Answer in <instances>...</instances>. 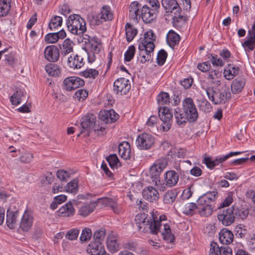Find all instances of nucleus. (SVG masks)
Segmentation results:
<instances>
[{"label":"nucleus","mask_w":255,"mask_h":255,"mask_svg":"<svg viewBox=\"0 0 255 255\" xmlns=\"http://www.w3.org/2000/svg\"><path fill=\"white\" fill-rule=\"evenodd\" d=\"M106 235V230L105 228H102L95 231L93 235L94 241L102 242L104 240Z\"/></svg>","instance_id":"6e6d98bb"},{"label":"nucleus","mask_w":255,"mask_h":255,"mask_svg":"<svg viewBox=\"0 0 255 255\" xmlns=\"http://www.w3.org/2000/svg\"><path fill=\"white\" fill-rule=\"evenodd\" d=\"M170 97L168 93L164 92H160L157 96L156 100L159 106L158 107L162 108L170 103Z\"/></svg>","instance_id":"a19ab883"},{"label":"nucleus","mask_w":255,"mask_h":255,"mask_svg":"<svg viewBox=\"0 0 255 255\" xmlns=\"http://www.w3.org/2000/svg\"><path fill=\"white\" fill-rule=\"evenodd\" d=\"M164 231L162 233L163 239L167 243H172L175 240L174 235L171 233V230L169 224H164Z\"/></svg>","instance_id":"a18cd8bd"},{"label":"nucleus","mask_w":255,"mask_h":255,"mask_svg":"<svg viewBox=\"0 0 255 255\" xmlns=\"http://www.w3.org/2000/svg\"><path fill=\"white\" fill-rule=\"evenodd\" d=\"M97 18L99 21L100 20L101 23L107 20H112L113 14L111 11L110 7L107 5L104 6L102 7L101 13L98 16Z\"/></svg>","instance_id":"c9c22d12"},{"label":"nucleus","mask_w":255,"mask_h":255,"mask_svg":"<svg viewBox=\"0 0 255 255\" xmlns=\"http://www.w3.org/2000/svg\"><path fill=\"white\" fill-rule=\"evenodd\" d=\"M245 84V80L244 78H236L233 81L231 85L232 93L236 94L240 93Z\"/></svg>","instance_id":"7c9ffc66"},{"label":"nucleus","mask_w":255,"mask_h":255,"mask_svg":"<svg viewBox=\"0 0 255 255\" xmlns=\"http://www.w3.org/2000/svg\"><path fill=\"white\" fill-rule=\"evenodd\" d=\"M86 36L88 37L87 39L90 45L91 52L94 54H98L101 50V45L95 40L97 39V38H93L92 39H90V36L87 35H86Z\"/></svg>","instance_id":"49530a36"},{"label":"nucleus","mask_w":255,"mask_h":255,"mask_svg":"<svg viewBox=\"0 0 255 255\" xmlns=\"http://www.w3.org/2000/svg\"><path fill=\"white\" fill-rule=\"evenodd\" d=\"M105 251L103 243L99 241H92L87 248V252L91 255H99L105 253Z\"/></svg>","instance_id":"393cba45"},{"label":"nucleus","mask_w":255,"mask_h":255,"mask_svg":"<svg viewBox=\"0 0 255 255\" xmlns=\"http://www.w3.org/2000/svg\"><path fill=\"white\" fill-rule=\"evenodd\" d=\"M131 88L130 81L125 78L117 79L114 83V91L117 94L121 95L127 94Z\"/></svg>","instance_id":"1a4fd4ad"},{"label":"nucleus","mask_w":255,"mask_h":255,"mask_svg":"<svg viewBox=\"0 0 255 255\" xmlns=\"http://www.w3.org/2000/svg\"><path fill=\"white\" fill-rule=\"evenodd\" d=\"M84 84L85 82L82 79L78 77L71 76L64 80L62 86L63 89L71 91L84 86Z\"/></svg>","instance_id":"9d476101"},{"label":"nucleus","mask_w":255,"mask_h":255,"mask_svg":"<svg viewBox=\"0 0 255 255\" xmlns=\"http://www.w3.org/2000/svg\"><path fill=\"white\" fill-rule=\"evenodd\" d=\"M249 213L248 208L235 207L234 205V217L235 222L244 221L247 218Z\"/></svg>","instance_id":"c85d7f7f"},{"label":"nucleus","mask_w":255,"mask_h":255,"mask_svg":"<svg viewBox=\"0 0 255 255\" xmlns=\"http://www.w3.org/2000/svg\"><path fill=\"white\" fill-rule=\"evenodd\" d=\"M106 160L111 168H117L118 164H120L119 159L116 154H110L106 157Z\"/></svg>","instance_id":"3c124183"},{"label":"nucleus","mask_w":255,"mask_h":255,"mask_svg":"<svg viewBox=\"0 0 255 255\" xmlns=\"http://www.w3.org/2000/svg\"><path fill=\"white\" fill-rule=\"evenodd\" d=\"M96 117L92 114H88L81 119V126L83 129L89 130L93 129L94 131L98 130V127L95 125Z\"/></svg>","instance_id":"ddd939ff"},{"label":"nucleus","mask_w":255,"mask_h":255,"mask_svg":"<svg viewBox=\"0 0 255 255\" xmlns=\"http://www.w3.org/2000/svg\"><path fill=\"white\" fill-rule=\"evenodd\" d=\"M174 117L179 126H184L187 122L195 123L199 118V113L193 100L190 97L184 99L182 108L175 110Z\"/></svg>","instance_id":"f257e3e1"},{"label":"nucleus","mask_w":255,"mask_h":255,"mask_svg":"<svg viewBox=\"0 0 255 255\" xmlns=\"http://www.w3.org/2000/svg\"><path fill=\"white\" fill-rule=\"evenodd\" d=\"M141 7V4L138 1H133L129 5V12L132 13L136 17L137 16L140 15V8Z\"/></svg>","instance_id":"5fc2aeb1"},{"label":"nucleus","mask_w":255,"mask_h":255,"mask_svg":"<svg viewBox=\"0 0 255 255\" xmlns=\"http://www.w3.org/2000/svg\"><path fill=\"white\" fill-rule=\"evenodd\" d=\"M26 96V93L24 89L16 88L10 97V102L13 106H18L24 101Z\"/></svg>","instance_id":"aec40b11"},{"label":"nucleus","mask_w":255,"mask_h":255,"mask_svg":"<svg viewBox=\"0 0 255 255\" xmlns=\"http://www.w3.org/2000/svg\"><path fill=\"white\" fill-rule=\"evenodd\" d=\"M119 153L122 158L128 160L131 158L130 144L128 141H123L119 145Z\"/></svg>","instance_id":"bb28decb"},{"label":"nucleus","mask_w":255,"mask_h":255,"mask_svg":"<svg viewBox=\"0 0 255 255\" xmlns=\"http://www.w3.org/2000/svg\"><path fill=\"white\" fill-rule=\"evenodd\" d=\"M158 116L162 122L161 129L164 131H168L173 122V115L170 110L166 106L158 107Z\"/></svg>","instance_id":"423d86ee"},{"label":"nucleus","mask_w":255,"mask_h":255,"mask_svg":"<svg viewBox=\"0 0 255 255\" xmlns=\"http://www.w3.org/2000/svg\"><path fill=\"white\" fill-rule=\"evenodd\" d=\"M233 194L232 192H229L227 194V196L223 200V201L220 204L218 207V209L223 208L229 206L233 202Z\"/></svg>","instance_id":"052dcab7"},{"label":"nucleus","mask_w":255,"mask_h":255,"mask_svg":"<svg viewBox=\"0 0 255 255\" xmlns=\"http://www.w3.org/2000/svg\"><path fill=\"white\" fill-rule=\"evenodd\" d=\"M227 159H224V156H218L214 160H213L211 157H205L203 161L207 167L210 169L214 168L216 166L219 165L220 163L223 162Z\"/></svg>","instance_id":"f704fd0d"},{"label":"nucleus","mask_w":255,"mask_h":255,"mask_svg":"<svg viewBox=\"0 0 255 255\" xmlns=\"http://www.w3.org/2000/svg\"><path fill=\"white\" fill-rule=\"evenodd\" d=\"M158 11L151 9L146 5L142 6L141 16L143 21L146 23L151 22L156 17Z\"/></svg>","instance_id":"2eb2a0df"},{"label":"nucleus","mask_w":255,"mask_h":255,"mask_svg":"<svg viewBox=\"0 0 255 255\" xmlns=\"http://www.w3.org/2000/svg\"><path fill=\"white\" fill-rule=\"evenodd\" d=\"M65 188V190L67 192L76 193L78 190V180L76 179H73Z\"/></svg>","instance_id":"8fccbe9b"},{"label":"nucleus","mask_w":255,"mask_h":255,"mask_svg":"<svg viewBox=\"0 0 255 255\" xmlns=\"http://www.w3.org/2000/svg\"><path fill=\"white\" fill-rule=\"evenodd\" d=\"M5 136L14 141L18 140L20 136L18 129L8 128L5 133Z\"/></svg>","instance_id":"4d7b16f0"},{"label":"nucleus","mask_w":255,"mask_h":255,"mask_svg":"<svg viewBox=\"0 0 255 255\" xmlns=\"http://www.w3.org/2000/svg\"><path fill=\"white\" fill-rule=\"evenodd\" d=\"M155 39L156 36L153 31L150 30L144 34V38L141 40V43L145 44V45L148 46L149 43L154 44L153 42L155 40Z\"/></svg>","instance_id":"09e8293b"},{"label":"nucleus","mask_w":255,"mask_h":255,"mask_svg":"<svg viewBox=\"0 0 255 255\" xmlns=\"http://www.w3.org/2000/svg\"><path fill=\"white\" fill-rule=\"evenodd\" d=\"M118 237L116 233L112 232L107 238L106 246L111 253H115L120 249V244L118 241Z\"/></svg>","instance_id":"6ab92c4d"},{"label":"nucleus","mask_w":255,"mask_h":255,"mask_svg":"<svg viewBox=\"0 0 255 255\" xmlns=\"http://www.w3.org/2000/svg\"><path fill=\"white\" fill-rule=\"evenodd\" d=\"M142 196L146 200L153 202L158 199L159 194L154 187L149 186L143 190Z\"/></svg>","instance_id":"5701e85b"},{"label":"nucleus","mask_w":255,"mask_h":255,"mask_svg":"<svg viewBox=\"0 0 255 255\" xmlns=\"http://www.w3.org/2000/svg\"><path fill=\"white\" fill-rule=\"evenodd\" d=\"M213 210V206H200L199 213L201 216L209 217L212 214Z\"/></svg>","instance_id":"603ef678"},{"label":"nucleus","mask_w":255,"mask_h":255,"mask_svg":"<svg viewBox=\"0 0 255 255\" xmlns=\"http://www.w3.org/2000/svg\"><path fill=\"white\" fill-rule=\"evenodd\" d=\"M97 204L101 205L104 207H109L114 212L118 214L120 213V209L115 200L108 197L99 198L96 200Z\"/></svg>","instance_id":"4be33fe9"},{"label":"nucleus","mask_w":255,"mask_h":255,"mask_svg":"<svg viewBox=\"0 0 255 255\" xmlns=\"http://www.w3.org/2000/svg\"><path fill=\"white\" fill-rule=\"evenodd\" d=\"M162 224H138L137 228L140 232L157 235Z\"/></svg>","instance_id":"a878e982"},{"label":"nucleus","mask_w":255,"mask_h":255,"mask_svg":"<svg viewBox=\"0 0 255 255\" xmlns=\"http://www.w3.org/2000/svg\"><path fill=\"white\" fill-rule=\"evenodd\" d=\"M239 70L238 67L229 64L224 70V76L227 80L233 79L235 76L238 74Z\"/></svg>","instance_id":"72a5a7b5"},{"label":"nucleus","mask_w":255,"mask_h":255,"mask_svg":"<svg viewBox=\"0 0 255 255\" xmlns=\"http://www.w3.org/2000/svg\"><path fill=\"white\" fill-rule=\"evenodd\" d=\"M162 171H160L155 165H152L150 168V175L151 182L155 185L160 184V175Z\"/></svg>","instance_id":"2f4dec72"},{"label":"nucleus","mask_w":255,"mask_h":255,"mask_svg":"<svg viewBox=\"0 0 255 255\" xmlns=\"http://www.w3.org/2000/svg\"><path fill=\"white\" fill-rule=\"evenodd\" d=\"M242 46L247 53L250 52L254 50L255 48V40L246 38L245 41L242 43Z\"/></svg>","instance_id":"864d4df0"},{"label":"nucleus","mask_w":255,"mask_h":255,"mask_svg":"<svg viewBox=\"0 0 255 255\" xmlns=\"http://www.w3.org/2000/svg\"><path fill=\"white\" fill-rule=\"evenodd\" d=\"M219 239L221 244L223 246H227L233 242L234 235L231 231L224 228L219 233Z\"/></svg>","instance_id":"b1692460"},{"label":"nucleus","mask_w":255,"mask_h":255,"mask_svg":"<svg viewBox=\"0 0 255 255\" xmlns=\"http://www.w3.org/2000/svg\"><path fill=\"white\" fill-rule=\"evenodd\" d=\"M209 255H232V250L228 246H221L213 241L210 245Z\"/></svg>","instance_id":"f8f14e48"},{"label":"nucleus","mask_w":255,"mask_h":255,"mask_svg":"<svg viewBox=\"0 0 255 255\" xmlns=\"http://www.w3.org/2000/svg\"><path fill=\"white\" fill-rule=\"evenodd\" d=\"M45 69L49 75L51 76H58L60 74L59 66L57 64L50 63L46 65Z\"/></svg>","instance_id":"79ce46f5"},{"label":"nucleus","mask_w":255,"mask_h":255,"mask_svg":"<svg viewBox=\"0 0 255 255\" xmlns=\"http://www.w3.org/2000/svg\"><path fill=\"white\" fill-rule=\"evenodd\" d=\"M99 118L106 124L115 122L119 119V115L113 109L101 111L99 114Z\"/></svg>","instance_id":"a211bd4d"},{"label":"nucleus","mask_w":255,"mask_h":255,"mask_svg":"<svg viewBox=\"0 0 255 255\" xmlns=\"http://www.w3.org/2000/svg\"><path fill=\"white\" fill-rule=\"evenodd\" d=\"M58 40V36L56 32L47 34L45 36V41L47 43H54Z\"/></svg>","instance_id":"338daca9"},{"label":"nucleus","mask_w":255,"mask_h":255,"mask_svg":"<svg viewBox=\"0 0 255 255\" xmlns=\"http://www.w3.org/2000/svg\"><path fill=\"white\" fill-rule=\"evenodd\" d=\"M59 50L56 45L47 46L44 50V57L50 62H56L59 58Z\"/></svg>","instance_id":"f3484780"},{"label":"nucleus","mask_w":255,"mask_h":255,"mask_svg":"<svg viewBox=\"0 0 255 255\" xmlns=\"http://www.w3.org/2000/svg\"><path fill=\"white\" fill-rule=\"evenodd\" d=\"M74 43L69 38L66 39L63 42L62 47L61 48L62 56H65L68 54L73 51Z\"/></svg>","instance_id":"4c0bfd02"},{"label":"nucleus","mask_w":255,"mask_h":255,"mask_svg":"<svg viewBox=\"0 0 255 255\" xmlns=\"http://www.w3.org/2000/svg\"><path fill=\"white\" fill-rule=\"evenodd\" d=\"M198 106L200 110L204 113H209L212 109L211 104L205 99L202 100Z\"/></svg>","instance_id":"bf43d9fd"},{"label":"nucleus","mask_w":255,"mask_h":255,"mask_svg":"<svg viewBox=\"0 0 255 255\" xmlns=\"http://www.w3.org/2000/svg\"><path fill=\"white\" fill-rule=\"evenodd\" d=\"M82 76L85 78L95 79L99 75V72L94 69H87L82 72Z\"/></svg>","instance_id":"e2e57ef3"},{"label":"nucleus","mask_w":255,"mask_h":255,"mask_svg":"<svg viewBox=\"0 0 255 255\" xmlns=\"http://www.w3.org/2000/svg\"><path fill=\"white\" fill-rule=\"evenodd\" d=\"M167 53L165 50L161 49L159 51L157 55V63L159 65L162 66L165 62Z\"/></svg>","instance_id":"680f3d73"},{"label":"nucleus","mask_w":255,"mask_h":255,"mask_svg":"<svg viewBox=\"0 0 255 255\" xmlns=\"http://www.w3.org/2000/svg\"><path fill=\"white\" fill-rule=\"evenodd\" d=\"M78 201L76 200L69 201L58 210L59 214L62 217H70L75 213L74 205H77Z\"/></svg>","instance_id":"dca6fc26"},{"label":"nucleus","mask_w":255,"mask_h":255,"mask_svg":"<svg viewBox=\"0 0 255 255\" xmlns=\"http://www.w3.org/2000/svg\"><path fill=\"white\" fill-rule=\"evenodd\" d=\"M180 40V36L173 31H170L167 35V40L169 46L174 47Z\"/></svg>","instance_id":"c03bdc74"},{"label":"nucleus","mask_w":255,"mask_h":255,"mask_svg":"<svg viewBox=\"0 0 255 255\" xmlns=\"http://www.w3.org/2000/svg\"><path fill=\"white\" fill-rule=\"evenodd\" d=\"M162 5L166 10V12L174 14L173 19L179 22V19L186 20V17L181 15V9L176 0H162Z\"/></svg>","instance_id":"39448f33"},{"label":"nucleus","mask_w":255,"mask_h":255,"mask_svg":"<svg viewBox=\"0 0 255 255\" xmlns=\"http://www.w3.org/2000/svg\"><path fill=\"white\" fill-rule=\"evenodd\" d=\"M218 219L222 223H233L235 222L234 205L226 210H220L218 214Z\"/></svg>","instance_id":"4468645a"},{"label":"nucleus","mask_w":255,"mask_h":255,"mask_svg":"<svg viewBox=\"0 0 255 255\" xmlns=\"http://www.w3.org/2000/svg\"><path fill=\"white\" fill-rule=\"evenodd\" d=\"M97 205L96 201L84 203L79 210V215L83 217L87 216L94 211Z\"/></svg>","instance_id":"c756f323"},{"label":"nucleus","mask_w":255,"mask_h":255,"mask_svg":"<svg viewBox=\"0 0 255 255\" xmlns=\"http://www.w3.org/2000/svg\"><path fill=\"white\" fill-rule=\"evenodd\" d=\"M126 39L128 42H131L137 33V29L134 26L129 23H127L125 25Z\"/></svg>","instance_id":"e433bc0d"},{"label":"nucleus","mask_w":255,"mask_h":255,"mask_svg":"<svg viewBox=\"0 0 255 255\" xmlns=\"http://www.w3.org/2000/svg\"><path fill=\"white\" fill-rule=\"evenodd\" d=\"M206 92L209 99L215 105L225 103L231 98L230 88L226 85H223L218 91L213 88L208 87L206 89Z\"/></svg>","instance_id":"f03ea898"},{"label":"nucleus","mask_w":255,"mask_h":255,"mask_svg":"<svg viewBox=\"0 0 255 255\" xmlns=\"http://www.w3.org/2000/svg\"><path fill=\"white\" fill-rule=\"evenodd\" d=\"M11 0H0V17L6 16L10 11Z\"/></svg>","instance_id":"58836bf2"},{"label":"nucleus","mask_w":255,"mask_h":255,"mask_svg":"<svg viewBox=\"0 0 255 255\" xmlns=\"http://www.w3.org/2000/svg\"><path fill=\"white\" fill-rule=\"evenodd\" d=\"M179 174L175 170H171L166 171L164 174L165 185L169 187L176 186L179 180Z\"/></svg>","instance_id":"412c9836"},{"label":"nucleus","mask_w":255,"mask_h":255,"mask_svg":"<svg viewBox=\"0 0 255 255\" xmlns=\"http://www.w3.org/2000/svg\"><path fill=\"white\" fill-rule=\"evenodd\" d=\"M178 193L176 190H168L164 194L163 201L165 204H171L173 203L177 196Z\"/></svg>","instance_id":"ea45409f"},{"label":"nucleus","mask_w":255,"mask_h":255,"mask_svg":"<svg viewBox=\"0 0 255 255\" xmlns=\"http://www.w3.org/2000/svg\"><path fill=\"white\" fill-rule=\"evenodd\" d=\"M84 64L83 58L80 55H75L70 56L68 59V65L74 69L81 68Z\"/></svg>","instance_id":"cd10ccee"},{"label":"nucleus","mask_w":255,"mask_h":255,"mask_svg":"<svg viewBox=\"0 0 255 255\" xmlns=\"http://www.w3.org/2000/svg\"><path fill=\"white\" fill-rule=\"evenodd\" d=\"M18 211L12 206L7 210L6 216V223H15L18 217Z\"/></svg>","instance_id":"473e14b6"},{"label":"nucleus","mask_w":255,"mask_h":255,"mask_svg":"<svg viewBox=\"0 0 255 255\" xmlns=\"http://www.w3.org/2000/svg\"><path fill=\"white\" fill-rule=\"evenodd\" d=\"M91 236V230L89 228H85L82 231L80 240L82 242H86L90 239Z\"/></svg>","instance_id":"69168bd1"},{"label":"nucleus","mask_w":255,"mask_h":255,"mask_svg":"<svg viewBox=\"0 0 255 255\" xmlns=\"http://www.w3.org/2000/svg\"><path fill=\"white\" fill-rule=\"evenodd\" d=\"M154 47V44L151 43L148 44V46L145 45V44H139L138 60L141 63H145L146 61L150 60L151 58V53L153 51Z\"/></svg>","instance_id":"6e6552de"},{"label":"nucleus","mask_w":255,"mask_h":255,"mask_svg":"<svg viewBox=\"0 0 255 255\" xmlns=\"http://www.w3.org/2000/svg\"><path fill=\"white\" fill-rule=\"evenodd\" d=\"M69 31L75 35H80L86 31V22L79 14H71L67 20Z\"/></svg>","instance_id":"7ed1b4c3"},{"label":"nucleus","mask_w":255,"mask_h":255,"mask_svg":"<svg viewBox=\"0 0 255 255\" xmlns=\"http://www.w3.org/2000/svg\"><path fill=\"white\" fill-rule=\"evenodd\" d=\"M167 220V217L165 215L154 211L151 213L150 217L145 213L138 214L135 217V223H161Z\"/></svg>","instance_id":"20e7f679"},{"label":"nucleus","mask_w":255,"mask_h":255,"mask_svg":"<svg viewBox=\"0 0 255 255\" xmlns=\"http://www.w3.org/2000/svg\"><path fill=\"white\" fill-rule=\"evenodd\" d=\"M62 18L55 15L52 17L48 24V27L51 30H55L62 24Z\"/></svg>","instance_id":"de8ad7c7"},{"label":"nucleus","mask_w":255,"mask_h":255,"mask_svg":"<svg viewBox=\"0 0 255 255\" xmlns=\"http://www.w3.org/2000/svg\"><path fill=\"white\" fill-rule=\"evenodd\" d=\"M135 142L138 149L148 150L153 146L155 143V138L150 134L142 133L138 135Z\"/></svg>","instance_id":"0eeeda50"},{"label":"nucleus","mask_w":255,"mask_h":255,"mask_svg":"<svg viewBox=\"0 0 255 255\" xmlns=\"http://www.w3.org/2000/svg\"><path fill=\"white\" fill-rule=\"evenodd\" d=\"M135 52V48L133 45L129 46L125 53V60L129 62L133 58Z\"/></svg>","instance_id":"0e129e2a"},{"label":"nucleus","mask_w":255,"mask_h":255,"mask_svg":"<svg viewBox=\"0 0 255 255\" xmlns=\"http://www.w3.org/2000/svg\"><path fill=\"white\" fill-rule=\"evenodd\" d=\"M33 221L32 212L29 210H26L21 218L20 223H32Z\"/></svg>","instance_id":"13d9d810"},{"label":"nucleus","mask_w":255,"mask_h":255,"mask_svg":"<svg viewBox=\"0 0 255 255\" xmlns=\"http://www.w3.org/2000/svg\"><path fill=\"white\" fill-rule=\"evenodd\" d=\"M186 179L187 182L185 181V182L186 184H187V188L183 190L181 195L182 198L184 200L188 199L191 197L193 194V192L191 191V188L194 185L193 180H191L189 176L186 178Z\"/></svg>","instance_id":"37998d69"},{"label":"nucleus","mask_w":255,"mask_h":255,"mask_svg":"<svg viewBox=\"0 0 255 255\" xmlns=\"http://www.w3.org/2000/svg\"><path fill=\"white\" fill-rule=\"evenodd\" d=\"M88 96V92L85 89H79L77 90L75 94L74 97L77 99L79 101L84 100Z\"/></svg>","instance_id":"774afa93"},{"label":"nucleus","mask_w":255,"mask_h":255,"mask_svg":"<svg viewBox=\"0 0 255 255\" xmlns=\"http://www.w3.org/2000/svg\"><path fill=\"white\" fill-rule=\"evenodd\" d=\"M217 197V191L208 192L200 196L197 200V203L200 206H212V203L216 201Z\"/></svg>","instance_id":"9b49d317"}]
</instances>
